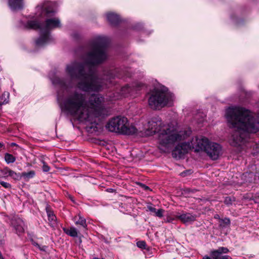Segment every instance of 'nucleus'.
Returning <instances> with one entry per match:
<instances>
[{
    "mask_svg": "<svg viewBox=\"0 0 259 259\" xmlns=\"http://www.w3.org/2000/svg\"><path fill=\"white\" fill-rule=\"evenodd\" d=\"M8 176H9L15 180H20L21 179V174L17 173L12 170L8 171Z\"/></svg>",
    "mask_w": 259,
    "mask_h": 259,
    "instance_id": "obj_21",
    "label": "nucleus"
},
{
    "mask_svg": "<svg viewBox=\"0 0 259 259\" xmlns=\"http://www.w3.org/2000/svg\"><path fill=\"white\" fill-rule=\"evenodd\" d=\"M8 171H11V170L8 168H6L4 169V170L2 171L3 174L5 175V177L9 176H8Z\"/></svg>",
    "mask_w": 259,
    "mask_h": 259,
    "instance_id": "obj_34",
    "label": "nucleus"
},
{
    "mask_svg": "<svg viewBox=\"0 0 259 259\" xmlns=\"http://www.w3.org/2000/svg\"><path fill=\"white\" fill-rule=\"evenodd\" d=\"M46 210L50 224L52 227H54L56 225V217L53 212L49 210L48 208H46Z\"/></svg>",
    "mask_w": 259,
    "mask_h": 259,
    "instance_id": "obj_17",
    "label": "nucleus"
},
{
    "mask_svg": "<svg viewBox=\"0 0 259 259\" xmlns=\"http://www.w3.org/2000/svg\"><path fill=\"white\" fill-rule=\"evenodd\" d=\"M202 259H211L209 256L205 255L204 256Z\"/></svg>",
    "mask_w": 259,
    "mask_h": 259,
    "instance_id": "obj_40",
    "label": "nucleus"
},
{
    "mask_svg": "<svg viewBox=\"0 0 259 259\" xmlns=\"http://www.w3.org/2000/svg\"><path fill=\"white\" fill-rule=\"evenodd\" d=\"M191 149H193V141L184 142L177 145L172 152L173 157L181 158Z\"/></svg>",
    "mask_w": 259,
    "mask_h": 259,
    "instance_id": "obj_8",
    "label": "nucleus"
},
{
    "mask_svg": "<svg viewBox=\"0 0 259 259\" xmlns=\"http://www.w3.org/2000/svg\"><path fill=\"white\" fill-rule=\"evenodd\" d=\"M51 3L47 1L38 5L36 7V19L29 20L24 25L27 28L39 29V37L36 41L38 47H42L50 43L52 38L50 31L61 26L58 18L51 17L55 11L51 8Z\"/></svg>",
    "mask_w": 259,
    "mask_h": 259,
    "instance_id": "obj_4",
    "label": "nucleus"
},
{
    "mask_svg": "<svg viewBox=\"0 0 259 259\" xmlns=\"http://www.w3.org/2000/svg\"><path fill=\"white\" fill-rule=\"evenodd\" d=\"M147 208L148 210L150 211L152 209L153 207L151 205H149L147 206Z\"/></svg>",
    "mask_w": 259,
    "mask_h": 259,
    "instance_id": "obj_37",
    "label": "nucleus"
},
{
    "mask_svg": "<svg viewBox=\"0 0 259 259\" xmlns=\"http://www.w3.org/2000/svg\"><path fill=\"white\" fill-rule=\"evenodd\" d=\"M164 210L162 209H159L156 210L155 215L159 218H162L163 215Z\"/></svg>",
    "mask_w": 259,
    "mask_h": 259,
    "instance_id": "obj_28",
    "label": "nucleus"
},
{
    "mask_svg": "<svg viewBox=\"0 0 259 259\" xmlns=\"http://www.w3.org/2000/svg\"><path fill=\"white\" fill-rule=\"evenodd\" d=\"M131 90L128 85L124 87L121 89V94L122 95L125 96L126 94L128 93Z\"/></svg>",
    "mask_w": 259,
    "mask_h": 259,
    "instance_id": "obj_27",
    "label": "nucleus"
},
{
    "mask_svg": "<svg viewBox=\"0 0 259 259\" xmlns=\"http://www.w3.org/2000/svg\"><path fill=\"white\" fill-rule=\"evenodd\" d=\"M229 252V250L228 248L220 247L217 249L211 250L210 255L212 259H229L230 258V256L223 255V254L227 253Z\"/></svg>",
    "mask_w": 259,
    "mask_h": 259,
    "instance_id": "obj_11",
    "label": "nucleus"
},
{
    "mask_svg": "<svg viewBox=\"0 0 259 259\" xmlns=\"http://www.w3.org/2000/svg\"><path fill=\"white\" fill-rule=\"evenodd\" d=\"M11 145V146H17V147H18V145L16 143H12Z\"/></svg>",
    "mask_w": 259,
    "mask_h": 259,
    "instance_id": "obj_41",
    "label": "nucleus"
},
{
    "mask_svg": "<svg viewBox=\"0 0 259 259\" xmlns=\"http://www.w3.org/2000/svg\"><path fill=\"white\" fill-rule=\"evenodd\" d=\"M64 232L67 234L68 235L73 237H76L78 235V232L77 229L73 227H71L69 228H63Z\"/></svg>",
    "mask_w": 259,
    "mask_h": 259,
    "instance_id": "obj_18",
    "label": "nucleus"
},
{
    "mask_svg": "<svg viewBox=\"0 0 259 259\" xmlns=\"http://www.w3.org/2000/svg\"><path fill=\"white\" fill-rule=\"evenodd\" d=\"M226 118L229 126L234 128L230 144L237 147L247 143V147H252L253 155L259 152V143L249 141V133L259 131V114H226Z\"/></svg>",
    "mask_w": 259,
    "mask_h": 259,
    "instance_id": "obj_3",
    "label": "nucleus"
},
{
    "mask_svg": "<svg viewBox=\"0 0 259 259\" xmlns=\"http://www.w3.org/2000/svg\"><path fill=\"white\" fill-rule=\"evenodd\" d=\"M176 218H178V219L180 220L184 223H187L194 221L196 219V215L190 213H184L182 214L177 213Z\"/></svg>",
    "mask_w": 259,
    "mask_h": 259,
    "instance_id": "obj_13",
    "label": "nucleus"
},
{
    "mask_svg": "<svg viewBox=\"0 0 259 259\" xmlns=\"http://www.w3.org/2000/svg\"><path fill=\"white\" fill-rule=\"evenodd\" d=\"M33 244L34 246H37L38 248H39L41 250H45L46 249V246H43L41 248L40 247L39 245L35 242L33 243Z\"/></svg>",
    "mask_w": 259,
    "mask_h": 259,
    "instance_id": "obj_33",
    "label": "nucleus"
},
{
    "mask_svg": "<svg viewBox=\"0 0 259 259\" xmlns=\"http://www.w3.org/2000/svg\"><path fill=\"white\" fill-rule=\"evenodd\" d=\"M137 245L138 247H139L140 248H145L146 244V243L145 241H140L137 242Z\"/></svg>",
    "mask_w": 259,
    "mask_h": 259,
    "instance_id": "obj_29",
    "label": "nucleus"
},
{
    "mask_svg": "<svg viewBox=\"0 0 259 259\" xmlns=\"http://www.w3.org/2000/svg\"><path fill=\"white\" fill-rule=\"evenodd\" d=\"M75 224L77 225H79L84 228L87 227L86 220L80 215L78 217V219L75 221Z\"/></svg>",
    "mask_w": 259,
    "mask_h": 259,
    "instance_id": "obj_23",
    "label": "nucleus"
},
{
    "mask_svg": "<svg viewBox=\"0 0 259 259\" xmlns=\"http://www.w3.org/2000/svg\"><path fill=\"white\" fill-rule=\"evenodd\" d=\"M0 259H3V258L2 257V254H1V252H0Z\"/></svg>",
    "mask_w": 259,
    "mask_h": 259,
    "instance_id": "obj_43",
    "label": "nucleus"
},
{
    "mask_svg": "<svg viewBox=\"0 0 259 259\" xmlns=\"http://www.w3.org/2000/svg\"><path fill=\"white\" fill-rule=\"evenodd\" d=\"M0 184L1 185L4 187L5 188L9 189L11 187V185L10 184L5 182L4 181H0Z\"/></svg>",
    "mask_w": 259,
    "mask_h": 259,
    "instance_id": "obj_30",
    "label": "nucleus"
},
{
    "mask_svg": "<svg viewBox=\"0 0 259 259\" xmlns=\"http://www.w3.org/2000/svg\"><path fill=\"white\" fill-rule=\"evenodd\" d=\"M60 107L63 111L72 112H80L91 111H98L103 108L104 98L99 95H92L88 101L84 94L74 93L68 99L64 100L58 93L57 97Z\"/></svg>",
    "mask_w": 259,
    "mask_h": 259,
    "instance_id": "obj_5",
    "label": "nucleus"
},
{
    "mask_svg": "<svg viewBox=\"0 0 259 259\" xmlns=\"http://www.w3.org/2000/svg\"><path fill=\"white\" fill-rule=\"evenodd\" d=\"M214 219H218L219 221H220V219H221L220 218V217H219V215L218 214H215V215L214 216Z\"/></svg>",
    "mask_w": 259,
    "mask_h": 259,
    "instance_id": "obj_38",
    "label": "nucleus"
},
{
    "mask_svg": "<svg viewBox=\"0 0 259 259\" xmlns=\"http://www.w3.org/2000/svg\"><path fill=\"white\" fill-rule=\"evenodd\" d=\"M177 214V213H170L169 214H168L166 215V218L165 219V222L167 223H171L173 221L178 219V218H176V215Z\"/></svg>",
    "mask_w": 259,
    "mask_h": 259,
    "instance_id": "obj_24",
    "label": "nucleus"
},
{
    "mask_svg": "<svg viewBox=\"0 0 259 259\" xmlns=\"http://www.w3.org/2000/svg\"><path fill=\"white\" fill-rule=\"evenodd\" d=\"M219 223L221 227H225L230 224V220L229 218H226L224 219H220Z\"/></svg>",
    "mask_w": 259,
    "mask_h": 259,
    "instance_id": "obj_25",
    "label": "nucleus"
},
{
    "mask_svg": "<svg viewBox=\"0 0 259 259\" xmlns=\"http://www.w3.org/2000/svg\"><path fill=\"white\" fill-rule=\"evenodd\" d=\"M234 198H231V197H226L224 199V203L227 205H230L232 204L233 201H234Z\"/></svg>",
    "mask_w": 259,
    "mask_h": 259,
    "instance_id": "obj_26",
    "label": "nucleus"
},
{
    "mask_svg": "<svg viewBox=\"0 0 259 259\" xmlns=\"http://www.w3.org/2000/svg\"><path fill=\"white\" fill-rule=\"evenodd\" d=\"M105 128L110 132L122 135L151 136L158 134L159 148L163 152H168L172 145L182 139V132L176 121L162 124L161 121L152 119L147 122L143 118L138 122L130 123L127 118L118 115L110 118Z\"/></svg>",
    "mask_w": 259,
    "mask_h": 259,
    "instance_id": "obj_2",
    "label": "nucleus"
},
{
    "mask_svg": "<svg viewBox=\"0 0 259 259\" xmlns=\"http://www.w3.org/2000/svg\"><path fill=\"white\" fill-rule=\"evenodd\" d=\"M226 113H250V111L242 107L231 106L226 109Z\"/></svg>",
    "mask_w": 259,
    "mask_h": 259,
    "instance_id": "obj_14",
    "label": "nucleus"
},
{
    "mask_svg": "<svg viewBox=\"0 0 259 259\" xmlns=\"http://www.w3.org/2000/svg\"><path fill=\"white\" fill-rule=\"evenodd\" d=\"M147 97L149 107L155 110L171 106L175 99L174 94L162 84H157L150 89Z\"/></svg>",
    "mask_w": 259,
    "mask_h": 259,
    "instance_id": "obj_6",
    "label": "nucleus"
},
{
    "mask_svg": "<svg viewBox=\"0 0 259 259\" xmlns=\"http://www.w3.org/2000/svg\"><path fill=\"white\" fill-rule=\"evenodd\" d=\"M35 175V172L33 170H31L29 172H24L21 174V178H23L26 181H28L30 179L32 178Z\"/></svg>",
    "mask_w": 259,
    "mask_h": 259,
    "instance_id": "obj_20",
    "label": "nucleus"
},
{
    "mask_svg": "<svg viewBox=\"0 0 259 259\" xmlns=\"http://www.w3.org/2000/svg\"><path fill=\"white\" fill-rule=\"evenodd\" d=\"M43 166H42V170L45 172H48L50 170V167L45 163L44 161H42Z\"/></svg>",
    "mask_w": 259,
    "mask_h": 259,
    "instance_id": "obj_31",
    "label": "nucleus"
},
{
    "mask_svg": "<svg viewBox=\"0 0 259 259\" xmlns=\"http://www.w3.org/2000/svg\"><path fill=\"white\" fill-rule=\"evenodd\" d=\"M254 176V174L252 172H247L245 174H243L241 176V178L245 182L251 183L253 181V178Z\"/></svg>",
    "mask_w": 259,
    "mask_h": 259,
    "instance_id": "obj_19",
    "label": "nucleus"
},
{
    "mask_svg": "<svg viewBox=\"0 0 259 259\" xmlns=\"http://www.w3.org/2000/svg\"><path fill=\"white\" fill-rule=\"evenodd\" d=\"M221 151L220 145L215 143L210 142L205 152L212 160L217 159Z\"/></svg>",
    "mask_w": 259,
    "mask_h": 259,
    "instance_id": "obj_10",
    "label": "nucleus"
},
{
    "mask_svg": "<svg viewBox=\"0 0 259 259\" xmlns=\"http://www.w3.org/2000/svg\"><path fill=\"white\" fill-rule=\"evenodd\" d=\"M107 20L112 24H116L119 20V16L113 12H108L106 14Z\"/></svg>",
    "mask_w": 259,
    "mask_h": 259,
    "instance_id": "obj_15",
    "label": "nucleus"
},
{
    "mask_svg": "<svg viewBox=\"0 0 259 259\" xmlns=\"http://www.w3.org/2000/svg\"><path fill=\"white\" fill-rule=\"evenodd\" d=\"M11 225L17 234L24 232V222L20 218L14 217L11 220Z\"/></svg>",
    "mask_w": 259,
    "mask_h": 259,
    "instance_id": "obj_12",
    "label": "nucleus"
},
{
    "mask_svg": "<svg viewBox=\"0 0 259 259\" xmlns=\"http://www.w3.org/2000/svg\"><path fill=\"white\" fill-rule=\"evenodd\" d=\"M5 159L7 163H13L16 160L15 157L12 154L9 153L5 154Z\"/></svg>",
    "mask_w": 259,
    "mask_h": 259,
    "instance_id": "obj_22",
    "label": "nucleus"
},
{
    "mask_svg": "<svg viewBox=\"0 0 259 259\" xmlns=\"http://www.w3.org/2000/svg\"><path fill=\"white\" fill-rule=\"evenodd\" d=\"M3 145L0 143V147H2Z\"/></svg>",
    "mask_w": 259,
    "mask_h": 259,
    "instance_id": "obj_44",
    "label": "nucleus"
},
{
    "mask_svg": "<svg viewBox=\"0 0 259 259\" xmlns=\"http://www.w3.org/2000/svg\"><path fill=\"white\" fill-rule=\"evenodd\" d=\"M254 197L255 199H259V192L254 195Z\"/></svg>",
    "mask_w": 259,
    "mask_h": 259,
    "instance_id": "obj_36",
    "label": "nucleus"
},
{
    "mask_svg": "<svg viewBox=\"0 0 259 259\" xmlns=\"http://www.w3.org/2000/svg\"><path fill=\"white\" fill-rule=\"evenodd\" d=\"M156 210L157 209L153 207L150 211L155 213V212L156 211Z\"/></svg>",
    "mask_w": 259,
    "mask_h": 259,
    "instance_id": "obj_39",
    "label": "nucleus"
},
{
    "mask_svg": "<svg viewBox=\"0 0 259 259\" xmlns=\"http://www.w3.org/2000/svg\"><path fill=\"white\" fill-rule=\"evenodd\" d=\"M192 141L193 143V149L196 152L202 151L205 152L210 143L207 138L201 136L193 138Z\"/></svg>",
    "mask_w": 259,
    "mask_h": 259,
    "instance_id": "obj_9",
    "label": "nucleus"
},
{
    "mask_svg": "<svg viewBox=\"0 0 259 259\" xmlns=\"http://www.w3.org/2000/svg\"><path fill=\"white\" fill-rule=\"evenodd\" d=\"M188 172L190 173V170H188V171H184V172H182L181 174V176H182L183 177H185V176H186V174L188 173Z\"/></svg>",
    "mask_w": 259,
    "mask_h": 259,
    "instance_id": "obj_35",
    "label": "nucleus"
},
{
    "mask_svg": "<svg viewBox=\"0 0 259 259\" xmlns=\"http://www.w3.org/2000/svg\"><path fill=\"white\" fill-rule=\"evenodd\" d=\"M144 189L145 190H147V189H149V188L148 187V186H144Z\"/></svg>",
    "mask_w": 259,
    "mask_h": 259,
    "instance_id": "obj_42",
    "label": "nucleus"
},
{
    "mask_svg": "<svg viewBox=\"0 0 259 259\" xmlns=\"http://www.w3.org/2000/svg\"><path fill=\"white\" fill-rule=\"evenodd\" d=\"M70 120L85 125L88 132L93 133L102 128V124L107 114H70Z\"/></svg>",
    "mask_w": 259,
    "mask_h": 259,
    "instance_id": "obj_7",
    "label": "nucleus"
},
{
    "mask_svg": "<svg viewBox=\"0 0 259 259\" xmlns=\"http://www.w3.org/2000/svg\"><path fill=\"white\" fill-rule=\"evenodd\" d=\"M145 84L142 82H138L136 83L134 86V88H135L136 89L139 90L143 87H144Z\"/></svg>",
    "mask_w": 259,
    "mask_h": 259,
    "instance_id": "obj_32",
    "label": "nucleus"
},
{
    "mask_svg": "<svg viewBox=\"0 0 259 259\" xmlns=\"http://www.w3.org/2000/svg\"><path fill=\"white\" fill-rule=\"evenodd\" d=\"M9 5L13 10H20L23 7L22 0H9Z\"/></svg>",
    "mask_w": 259,
    "mask_h": 259,
    "instance_id": "obj_16",
    "label": "nucleus"
},
{
    "mask_svg": "<svg viewBox=\"0 0 259 259\" xmlns=\"http://www.w3.org/2000/svg\"><path fill=\"white\" fill-rule=\"evenodd\" d=\"M107 42L105 37H96L92 43L90 52L81 58L82 63L75 61L67 64L64 80H61L55 77L52 79L53 84L67 90L76 83L79 89L85 92H100L108 87V84L112 83L111 79L114 78L112 73L110 72L102 79L96 77L91 72L85 73L87 69H90L92 66L106 59L105 47Z\"/></svg>",
    "mask_w": 259,
    "mask_h": 259,
    "instance_id": "obj_1",
    "label": "nucleus"
}]
</instances>
